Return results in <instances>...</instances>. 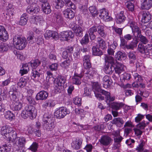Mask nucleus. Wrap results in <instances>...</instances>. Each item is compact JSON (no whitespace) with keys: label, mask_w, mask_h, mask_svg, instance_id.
I'll return each mask as SVG.
<instances>
[{"label":"nucleus","mask_w":152,"mask_h":152,"mask_svg":"<svg viewBox=\"0 0 152 152\" xmlns=\"http://www.w3.org/2000/svg\"><path fill=\"white\" fill-rule=\"evenodd\" d=\"M37 113V110L33 106L27 105L26 106L24 109L21 113L22 117L25 119L28 117L31 119L35 118Z\"/></svg>","instance_id":"obj_1"},{"label":"nucleus","mask_w":152,"mask_h":152,"mask_svg":"<svg viewBox=\"0 0 152 152\" xmlns=\"http://www.w3.org/2000/svg\"><path fill=\"white\" fill-rule=\"evenodd\" d=\"M42 121V126L44 129L50 131L54 128V120L48 113H45L44 114Z\"/></svg>","instance_id":"obj_2"},{"label":"nucleus","mask_w":152,"mask_h":152,"mask_svg":"<svg viewBox=\"0 0 152 152\" xmlns=\"http://www.w3.org/2000/svg\"><path fill=\"white\" fill-rule=\"evenodd\" d=\"M13 44L15 45L17 49L21 50L24 48L27 45L26 39L19 36H15L13 38Z\"/></svg>","instance_id":"obj_3"},{"label":"nucleus","mask_w":152,"mask_h":152,"mask_svg":"<svg viewBox=\"0 0 152 152\" xmlns=\"http://www.w3.org/2000/svg\"><path fill=\"white\" fill-rule=\"evenodd\" d=\"M70 113V111L66 107H61L57 109L54 113V115L57 118L61 119L64 118L67 114Z\"/></svg>","instance_id":"obj_4"},{"label":"nucleus","mask_w":152,"mask_h":152,"mask_svg":"<svg viewBox=\"0 0 152 152\" xmlns=\"http://www.w3.org/2000/svg\"><path fill=\"white\" fill-rule=\"evenodd\" d=\"M14 9L11 4H9L7 7V12L4 13V18L7 20L12 19L14 15Z\"/></svg>","instance_id":"obj_5"},{"label":"nucleus","mask_w":152,"mask_h":152,"mask_svg":"<svg viewBox=\"0 0 152 152\" xmlns=\"http://www.w3.org/2000/svg\"><path fill=\"white\" fill-rule=\"evenodd\" d=\"M66 77L63 76H60L58 77L57 79H56V82L55 83V87L57 88L56 90H60L61 86H63L66 82Z\"/></svg>","instance_id":"obj_6"},{"label":"nucleus","mask_w":152,"mask_h":152,"mask_svg":"<svg viewBox=\"0 0 152 152\" xmlns=\"http://www.w3.org/2000/svg\"><path fill=\"white\" fill-rule=\"evenodd\" d=\"M99 141L101 145L107 146L110 145L112 144L113 140L108 136L103 135L101 137Z\"/></svg>","instance_id":"obj_7"},{"label":"nucleus","mask_w":152,"mask_h":152,"mask_svg":"<svg viewBox=\"0 0 152 152\" xmlns=\"http://www.w3.org/2000/svg\"><path fill=\"white\" fill-rule=\"evenodd\" d=\"M99 16L101 18L105 21H110L112 19V18L109 15L107 10L105 8H103L100 10Z\"/></svg>","instance_id":"obj_8"},{"label":"nucleus","mask_w":152,"mask_h":152,"mask_svg":"<svg viewBox=\"0 0 152 152\" xmlns=\"http://www.w3.org/2000/svg\"><path fill=\"white\" fill-rule=\"evenodd\" d=\"M44 37L47 39L50 37H52L53 38L56 40L58 39L59 38V36L57 32L49 30L46 31L45 33L44 34Z\"/></svg>","instance_id":"obj_9"},{"label":"nucleus","mask_w":152,"mask_h":152,"mask_svg":"<svg viewBox=\"0 0 152 152\" xmlns=\"http://www.w3.org/2000/svg\"><path fill=\"white\" fill-rule=\"evenodd\" d=\"M123 139L122 137L120 135L119 133H117L114 138V143L113 148L114 149H118L121 146L120 143Z\"/></svg>","instance_id":"obj_10"},{"label":"nucleus","mask_w":152,"mask_h":152,"mask_svg":"<svg viewBox=\"0 0 152 152\" xmlns=\"http://www.w3.org/2000/svg\"><path fill=\"white\" fill-rule=\"evenodd\" d=\"M9 38L7 31L3 26H0V40L2 41H7Z\"/></svg>","instance_id":"obj_11"},{"label":"nucleus","mask_w":152,"mask_h":152,"mask_svg":"<svg viewBox=\"0 0 152 152\" xmlns=\"http://www.w3.org/2000/svg\"><path fill=\"white\" fill-rule=\"evenodd\" d=\"M34 5L28 6L26 8V11L28 13L33 15L34 14H37L40 11L39 7L37 5Z\"/></svg>","instance_id":"obj_12"},{"label":"nucleus","mask_w":152,"mask_h":152,"mask_svg":"<svg viewBox=\"0 0 152 152\" xmlns=\"http://www.w3.org/2000/svg\"><path fill=\"white\" fill-rule=\"evenodd\" d=\"M61 37L64 40H67L74 37V34L71 31H64L60 34Z\"/></svg>","instance_id":"obj_13"},{"label":"nucleus","mask_w":152,"mask_h":152,"mask_svg":"<svg viewBox=\"0 0 152 152\" xmlns=\"http://www.w3.org/2000/svg\"><path fill=\"white\" fill-rule=\"evenodd\" d=\"M141 7L142 10H148L152 7V0H142Z\"/></svg>","instance_id":"obj_14"},{"label":"nucleus","mask_w":152,"mask_h":152,"mask_svg":"<svg viewBox=\"0 0 152 152\" xmlns=\"http://www.w3.org/2000/svg\"><path fill=\"white\" fill-rule=\"evenodd\" d=\"M83 140L81 139H77L71 143V147L74 149L78 150L81 148Z\"/></svg>","instance_id":"obj_15"},{"label":"nucleus","mask_w":152,"mask_h":152,"mask_svg":"<svg viewBox=\"0 0 152 152\" xmlns=\"http://www.w3.org/2000/svg\"><path fill=\"white\" fill-rule=\"evenodd\" d=\"M48 92L45 91H42L39 92L36 95V99L37 100H45L48 96Z\"/></svg>","instance_id":"obj_16"},{"label":"nucleus","mask_w":152,"mask_h":152,"mask_svg":"<svg viewBox=\"0 0 152 152\" xmlns=\"http://www.w3.org/2000/svg\"><path fill=\"white\" fill-rule=\"evenodd\" d=\"M85 69H86L87 70L85 74L86 77H88V79H90L92 78L96 74L95 69L91 67V66L89 68Z\"/></svg>","instance_id":"obj_17"},{"label":"nucleus","mask_w":152,"mask_h":152,"mask_svg":"<svg viewBox=\"0 0 152 152\" xmlns=\"http://www.w3.org/2000/svg\"><path fill=\"white\" fill-rule=\"evenodd\" d=\"M63 14L66 18L72 19L75 16L74 12L69 8H67L63 12Z\"/></svg>","instance_id":"obj_18"},{"label":"nucleus","mask_w":152,"mask_h":152,"mask_svg":"<svg viewBox=\"0 0 152 152\" xmlns=\"http://www.w3.org/2000/svg\"><path fill=\"white\" fill-rule=\"evenodd\" d=\"M83 74L75 73L72 78V83L75 85H79L81 83V79L83 77Z\"/></svg>","instance_id":"obj_19"},{"label":"nucleus","mask_w":152,"mask_h":152,"mask_svg":"<svg viewBox=\"0 0 152 152\" xmlns=\"http://www.w3.org/2000/svg\"><path fill=\"white\" fill-rule=\"evenodd\" d=\"M42 71L40 69L38 70L37 69V70L36 69H34L32 70L31 76L32 79L38 80L40 76L42 75Z\"/></svg>","instance_id":"obj_20"},{"label":"nucleus","mask_w":152,"mask_h":152,"mask_svg":"<svg viewBox=\"0 0 152 152\" xmlns=\"http://www.w3.org/2000/svg\"><path fill=\"white\" fill-rule=\"evenodd\" d=\"M100 93L105 96L107 102H112L115 100V97L114 96L111 97L110 92L102 89Z\"/></svg>","instance_id":"obj_21"},{"label":"nucleus","mask_w":152,"mask_h":152,"mask_svg":"<svg viewBox=\"0 0 152 152\" xmlns=\"http://www.w3.org/2000/svg\"><path fill=\"white\" fill-rule=\"evenodd\" d=\"M103 87L105 88L109 87L111 84V80L110 77L105 75L103 78Z\"/></svg>","instance_id":"obj_22"},{"label":"nucleus","mask_w":152,"mask_h":152,"mask_svg":"<svg viewBox=\"0 0 152 152\" xmlns=\"http://www.w3.org/2000/svg\"><path fill=\"white\" fill-rule=\"evenodd\" d=\"M97 31V26H94L90 28L88 31V33L90 36V39L91 40H94L96 38V36L94 34L95 32Z\"/></svg>","instance_id":"obj_23"},{"label":"nucleus","mask_w":152,"mask_h":152,"mask_svg":"<svg viewBox=\"0 0 152 152\" xmlns=\"http://www.w3.org/2000/svg\"><path fill=\"white\" fill-rule=\"evenodd\" d=\"M83 65L85 68H89L91 66L90 55H85L83 58Z\"/></svg>","instance_id":"obj_24"},{"label":"nucleus","mask_w":152,"mask_h":152,"mask_svg":"<svg viewBox=\"0 0 152 152\" xmlns=\"http://www.w3.org/2000/svg\"><path fill=\"white\" fill-rule=\"evenodd\" d=\"M127 55L129 64H134L136 59V55L135 52L134 51H130L128 53Z\"/></svg>","instance_id":"obj_25"},{"label":"nucleus","mask_w":152,"mask_h":152,"mask_svg":"<svg viewBox=\"0 0 152 152\" xmlns=\"http://www.w3.org/2000/svg\"><path fill=\"white\" fill-rule=\"evenodd\" d=\"M151 19V15L148 12H143L142 14L141 21L144 23L148 22Z\"/></svg>","instance_id":"obj_26"},{"label":"nucleus","mask_w":152,"mask_h":152,"mask_svg":"<svg viewBox=\"0 0 152 152\" xmlns=\"http://www.w3.org/2000/svg\"><path fill=\"white\" fill-rule=\"evenodd\" d=\"M130 27L132 28V32L134 35L135 32H137V35L141 34V31L139 28L136 25V23L134 22L131 21L129 23Z\"/></svg>","instance_id":"obj_27"},{"label":"nucleus","mask_w":152,"mask_h":152,"mask_svg":"<svg viewBox=\"0 0 152 152\" xmlns=\"http://www.w3.org/2000/svg\"><path fill=\"white\" fill-rule=\"evenodd\" d=\"M126 19V18L124 14V12L121 11L116 17V21L117 23L124 22Z\"/></svg>","instance_id":"obj_28"},{"label":"nucleus","mask_w":152,"mask_h":152,"mask_svg":"<svg viewBox=\"0 0 152 152\" xmlns=\"http://www.w3.org/2000/svg\"><path fill=\"white\" fill-rule=\"evenodd\" d=\"M97 31L98 34L102 37H105L106 36V33L105 31V27L102 25H99L97 26Z\"/></svg>","instance_id":"obj_29"},{"label":"nucleus","mask_w":152,"mask_h":152,"mask_svg":"<svg viewBox=\"0 0 152 152\" xmlns=\"http://www.w3.org/2000/svg\"><path fill=\"white\" fill-rule=\"evenodd\" d=\"M74 34L77 37H82L83 36V29L79 25L76 26L73 29Z\"/></svg>","instance_id":"obj_30"},{"label":"nucleus","mask_w":152,"mask_h":152,"mask_svg":"<svg viewBox=\"0 0 152 152\" xmlns=\"http://www.w3.org/2000/svg\"><path fill=\"white\" fill-rule=\"evenodd\" d=\"M31 21L36 25L40 24L43 21V18L41 16L34 15L32 17Z\"/></svg>","instance_id":"obj_31"},{"label":"nucleus","mask_w":152,"mask_h":152,"mask_svg":"<svg viewBox=\"0 0 152 152\" xmlns=\"http://www.w3.org/2000/svg\"><path fill=\"white\" fill-rule=\"evenodd\" d=\"M124 123L122 118H114L112 121V124L116 125L118 127H121Z\"/></svg>","instance_id":"obj_32"},{"label":"nucleus","mask_w":152,"mask_h":152,"mask_svg":"<svg viewBox=\"0 0 152 152\" xmlns=\"http://www.w3.org/2000/svg\"><path fill=\"white\" fill-rule=\"evenodd\" d=\"M54 17L55 20L58 24H62L63 23V18L60 13L56 12L55 13Z\"/></svg>","instance_id":"obj_33"},{"label":"nucleus","mask_w":152,"mask_h":152,"mask_svg":"<svg viewBox=\"0 0 152 152\" xmlns=\"http://www.w3.org/2000/svg\"><path fill=\"white\" fill-rule=\"evenodd\" d=\"M115 69V67L113 65L105 64L104 66V71L107 74H111Z\"/></svg>","instance_id":"obj_34"},{"label":"nucleus","mask_w":152,"mask_h":152,"mask_svg":"<svg viewBox=\"0 0 152 152\" xmlns=\"http://www.w3.org/2000/svg\"><path fill=\"white\" fill-rule=\"evenodd\" d=\"M22 107V103L20 101H18L13 102L12 108L13 110H19L21 109Z\"/></svg>","instance_id":"obj_35"},{"label":"nucleus","mask_w":152,"mask_h":152,"mask_svg":"<svg viewBox=\"0 0 152 152\" xmlns=\"http://www.w3.org/2000/svg\"><path fill=\"white\" fill-rule=\"evenodd\" d=\"M28 17L26 14H23L20 17L19 24L21 26L25 25L27 23Z\"/></svg>","instance_id":"obj_36"},{"label":"nucleus","mask_w":152,"mask_h":152,"mask_svg":"<svg viewBox=\"0 0 152 152\" xmlns=\"http://www.w3.org/2000/svg\"><path fill=\"white\" fill-rule=\"evenodd\" d=\"M41 63V61L39 59H35L32 60L30 62H28V64L34 69H35L37 67L40 65Z\"/></svg>","instance_id":"obj_37"},{"label":"nucleus","mask_w":152,"mask_h":152,"mask_svg":"<svg viewBox=\"0 0 152 152\" xmlns=\"http://www.w3.org/2000/svg\"><path fill=\"white\" fill-rule=\"evenodd\" d=\"M98 44L99 47L103 50L107 48V45L105 42L100 37L97 38Z\"/></svg>","instance_id":"obj_38"},{"label":"nucleus","mask_w":152,"mask_h":152,"mask_svg":"<svg viewBox=\"0 0 152 152\" xmlns=\"http://www.w3.org/2000/svg\"><path fill=\"white\" fill-rule=\"evenodd\" d=\"M137 43L138 42L136 40H133L129 44L126 45L124 47V49L133 50L137 47Z\"/></svg>","instance_id":"obj_39"},{"label":"nucleus","mask_w":152,"mask_h":152,"mask_svg":"<svg viewBox=\"0 0 152 152\" xmlns=\"http://www.w3.org/2000/svg\"><path fill=\"white\" fill-rule=\"evenodd\" d=\"M105 64L113 65L114 64L115 61L114 58L110 56H105L104 57Z\"/></svg>","instance_id":"obj_40"},{"label":"nucleus","mask_w":152,"mask_h":152,"mask_svg":"<svg viewBox=\"0 0 152 152\" xmlns=\"http://www.w3.org/2000/svg\"><path fill=\"white\" fill-rule=\"evenodd\" d=\"M94 93L96 92L100 93L102 89L101 88V87L98 82H94L92 85Z\"/></svg>","instance_id":"obj_41"},{"label":"nucleus","mask_w":152,"mask_h":152,"mask_svg":"<svg viewBox=\"0 0 152 152\" xmlns=\"http://www.w3.org/2000/svg\"><path fill=\"white\" fill-rule=\"evenodd\" d=\"M92 54L94 56H100L102 54L101 50L96 46H93L92 48Z\"/></svg>","instance_id":"obj_42"},{"label":"nucleus","mask_w":152,"mask_h":152,"mask_svg":"<svg viewBox=\"0 0 152 152\" xmlns=\"http://www.w3.org/2000/svg\"><path fill=\"white\" fill-rule=\"evenodd\" d=\"M124 104L122 103L113 102L111 104V108L115 110H117L124 106Z\"/></svg>","instance_id":"obj_43"},{"label":"nucleus","mask_w":152,"mask_h":152,"mask_svg":"<svg viewBox=\"0 0 152 152\" xmlns=\"http://www.w3.org/2000/svg\"><path fill=\"white\" fill-rule=\"evenodd\" d=\"M64 3L63 0H57L55 2V7L57 9H60L64 6Z\"/></svg>","instance_id":"obj_44"},{"label":"nucleus","mask_w":152,"mask_h":152,"mask_svg":"<svg viewBox=\"0 0 152 152\" xmlns=\"http://www.w3.org/2000/svg\"><path fill=\"white\" fill-rule=\"evenodd\" d=\"M22 68L23 69H20V73L21 74V75L27 73L29 70L27 64H23L22 66Z\"/></svg>","instance_id":"obj_45"},{"label":"nucleus","mask_w":152,"mask_h":152,"mask_svg":"<svg viewBox=\"0 0 152 152\" xmlns=\"http://www.w3.org/2000/svg\"><path fill=\"white\" fill-rule=\"evenodd\" d=\"M124 66L121 64H118L116 65V67H115V69H114L116 73L119 75L122 72L124 71Z\"/></svg>","instance_id":"obj_46"},{"label":"nucleus","mask_w":152,"mask_h":152,"mask_svg":"<svg viewBox=\"0 0 152 152\" xmlns=\"http://www.w3.org/2000/svg\"><path fill=\"white\" fill-rule=\"evenodd\" d=\"M89 36L88 33L85 34L80 41V43L82 45L87 44L89 42Z\"/></svg>","instance_id":"obj_47"},{"label":"nucleus","mask_w":152,"mask_h":152,"mask_svg":"<svg viewBox=\"0 0 152 152\" xmlns=\"http://www.w3.org/2000/svg\"><path fill=\"white\" fill-rule=\"evenodd\" d=\"M126 54L125 53H123L120 51H118L115 55V57L117 60H122L126 58Z\"/></svg>","instance_id":"obj_48"},{"label":"nucleus","mask_w":152,"mask_h":152,"mask_svg":"<svg viewBox=\"0 0 152 152\" xmlns=\"http://www.w3.org/2000/svg\"><path fill=\"white\" fill-rule=\"evenodd\" d=\"M4 116L7 119L12 120L15 117L14 114L10 111H8L6 112Z\"/></svg>","instance_id":"obj_49"},{"label":"nucleus","mask_w":152,"mask_h":152,"mask_svg":"<svg viewBox=\"0 0 152 152\" xmlns=\"http://www.w3.org/2000/svg\"><path fill=\"white\" fill-rule=\"evenodd\" d=\"M53 100L52 99H48L44 103L42 104V107L45 108L47 107H53L54 105L53 103Z\"/></svg>","instance_id":"obj_50"},{"label":"nucleus","mask_w":152,"mask_h":152,"mask_svg":"<svg viewBox=\"0 0 152 152\" xmlns=\"http://www.w3.org/2000/svg\"><path fill=\"white\" fill-rule=\"evenodd\" d=\"M27 83L26 79L24 77H21L17 83L18 85L20 87L23 88L25 86Z\"/></svg>","instance_id":"obj_51"},{"label":"nucleus","mask_w":152,"mask_h":152,"mask_svg":"<svg viewBox=\"0 0 152 152\" xmlns=\"http://www.w3.org/2000/svg\"><path fill=\"white\" fill-rule=\"evenodd\" d=\"M135 81L137 83H141L143 81V79L141 76L137 73H135L133 75Z\"/></svg>","instance_id":"obj_52"},{"label":"nucleus","mask_w":152,"mask_h":152,"mask_svg":"<svg viewBox=\"0 0 152 152\" xmlns=\"http://www.w3.org/2000/svg\"><path fill=\"white\" fill-rule=\"evenodd\" d=\"M70 59L69 58H68V59H66L64 61L61 62L60 64V66L62 67L65 69H66L69 67L70 65Z\"/></svg>","instance_id":"obj_53"},{"label":"nucleus","mask_w":152,"mask_h":152,"mask_svg":"<svg viewBox=\"0 0 152 152\" xmlns=\"http://www.w3.org/2000/svg\"><path fill=\"white\" fill-rule=\"evenodd\" d=\"M43 11L45 14H50L51 12L50 9V7L49 4L48 5L43 6L42 7Z\"/></svg>","instance_id":"obj_54"},{"label":"nucleus","mask_w":152,"mask_h":152,"mask_svg":"<svg viewBox=\"0 0 152 152\" xmlns=\"http://www.w3.org/2000/svg\"><path fill=\"white\" fill-rule=\"evenodd\" d=\"M149 122H145V121L140 123L137 126V128L140 129H144L145 127L149 124Z\"/></svg>","instance_id":"obj_55"},{"label":"nucleus","mask_w":152,"mask_h":152,"mask_svg":"<svg viewBox=\"0 0 152 152\" xmlns=\"http://www.w3.org/2000/svg\"><path fill=\"white\" fill-rule=\"evenodd\" d=\"M38 146L39 145L36 142H34L30 146L28 149L33 152H36L37 150Z\"/></svg>","instance_id":"obj_56"},{"label":"nucleus","mask_w":152,"mask_h":152,"mask_svg":"<svg viewBox=\"0 0 152 152\" xmlns=\"http://www.w3.org/2000/svg\"><path fill=\"white\" fill-rule=\"evenodd\" d=\"M9 48V46L5 43H1L0 45V52H1L7 51Z\"/></svg>","instance_id":"obj_57"},{"label":"nucleus","mask_w":152,"mask_h":152,"mask_svg":"<svg viewBox=\"0 0 152 152\" xmlns=\"http://www.w3.org/2000/svg\"><path fill=\"white\" fill-rule=\"evenodd\" d=\"M116 45L115 44H113L110 46V48L108 49L107 51L109 55H113L114 52V50L115 49Z\"/></svg>","instance_id":"obj_58"},{"label":"nucleus","mask_w":152,"mask_h":152,"mask_svg":"<svg viewBox=\"0 0 152 152\" xmlns=\"http://www.w3.org/2000/svg\"><path fill=\"white\" fill-rule=\"evenodd\" d=\"M89 10L93 16L94 17L97 14V10L95 6L90 7Z\"/></svg>","instance_id":"obj_59"},{"label":"nucleus","mask_w":152,"mask_h":152,"mask_svg":"<svg viewBox=\"0 0 152 152\" xmlns=\"http://www.w3.org/2000/svg\"><path fill=\"white\" fill-rule=\"evenodd\" d=\"M137 37L140 38V41L144 44H145L148 42V40L146 37L141 35V34L137 35Z\"/></svg>","instance_id":"obj_60"},{"label":"nucleus","mask_w":152,"mask_h":152,"mask_svg":"<svg viewBox=\"0 0 152 152\" xmlns=\"http://www.w3.org/2000/svg\"><path fill=\"white\" fill-rule=\"evenodd\" d=\"M126 4L129 10L132 11L134 10V6L133 3L130 1H127L126 3Z\"/></svg>","instance_id":"obj_61"},{"label":"nucleus","mask_w":152,"mask_h":152,"mask_svg":"<svg viewBox=\"0 0 152 152\" xmlns=\"http://www.w3.org/2000/svg\"><path fill=\"white\" fill-rule=\"evenodd\" d=\"M58 64L56 63L52 64L49 66V69L52 71H56L58 68Z\"/></svg>","instance_id":"obj_62"},{"label":"nucleus","mask_w":152,"mask_h":152,"mask_svg":"<svg viewBox=\"0 0 152 152\" xmlns=\"http://www.w3.org/2000/svg\"><path fill=\"white\" fill-rule=\"evenodd\" d=\"M131 77V75L130 74L126 73H124L121 75V78L122 80L124 81L125 80H129Z\"/></svg>","instance_id":"obj_63"},{"label":"nucleus","mask_w":152,"mask_h":152,"mask_svg":"<svg viewBox=\"0 0 152 152\" xmlns=\"http://www.w3.org/2000/svg\"><path fill=\"white\" fill-rule=\"evenodd\" d=\"M10 149L8 148L7 145H5L3 147H0V152H9Z\"/></svg>","instance_id":"obj_64"}]
</instances>
